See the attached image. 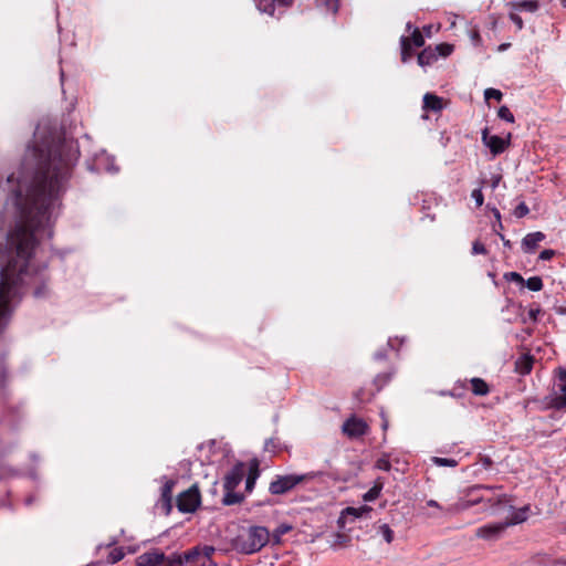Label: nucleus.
<instances>
[{"label":"nucleus","instance_id":"obj_48","mask_svg":"<svg viewBox=\"0 0 566 566\" xmlns=\"http://www.w3.org/2000/svg\"><path fill=\"white\" fill-rule=\"evenodd\" d=\"M279 6L289 8L293 4L294 0H275Z\"/></svg>","mask_w":566,"mask_h":566},{"label":"nucleus","instance_id":"obj_29","mask_svg":"<svg viewBox=\"0 0 566 566\" xmlns=\"http://www.w3.org/2000/svg\"><path fill=\"white\" fill-rule=\"evenodd\" d=\"M378 533L384 537L386 543L390 544L394 541V531L388 524H380L378 526Z\"/></svg>","mask_w":566,"mask_h":566},{"label":"nucleus","instance_id":"obj_38","mask_svg":"<svg viewBox=\"0 0 566 566\" xmlns=\"http://www.w3.org/2000/svg\"><path fill=\"white\" fill-rule=\"evenodd\" d=\"M347 542H348V537H347L346 535L340 534V533H337V534L335 535V541H334V543L332 544V547H333L334 549H336V548H337V547H339V546H345V545L347 544Z\"/></svg>","mask_w":566,"mask_h":566},{"label":"nucleus","instance_id":"obj_18","mask_svg":"<svg viewBox=\"0 0 566 566\" xmlns=\"http://www.w3.org/2000/svg\"><path fill=\"white\" fill-rule=\"evenodd\" d=\"M471 390L475 396H486L490 391L489 385L479 377H474L470 380Z\"/></svg>","mask_w":566,"mask_h":566},{"label":"nucleus","instance_id":"obj_33","mask_svg":"<svg viewBox=\"0 0 566 566\" xmlns=\"http://www.w3.org/2000/svg\"><path fill=\"white\" fill-rule=\"evenodd\" d=\"M527 511H528L527 506L523 507L522 510H520L518 512H516L514 514V517L510 522H505V524H507V526H511V525H515L518 523H523L526 520Z\"/></svg>","mask_w":566,"mask_h":566},{"label":"nucleus","instance_id":"obj_30","mask_svg":"<svg viewBox=\"0 0 566 566\" xmlns=\"http://www.w3.org/2000/svg\"><path fill=\"white\" fill-rule=\"evenodd\" d=\"M433 50H436L437 56L447 57L453 52L454 46L449 43H440L436 45Z\"/></svg>","mask_w":566,"mask_h":566},{"label":"nucleus","instance_id":"obj_41","mask_svg":"<svg viewBox=\"0 0 566 566\" xmlns=\"http://www.w3.org/2000/svg\"><path fill=\"white\" fill-rule=\"evenodd\" d=\"M174 486L175 481L167 480L163 486V496L166 499H170Z\"/></svg>","mask_w":566,"mask_h":566},{"label":"nucleus","instance_id":"obj_36","mask_svg":"<svg viewBox=\"0 0 566 566\" xmlns=\"http://www.w3.org/2000/svg\"><path fill=\"white\" fill-rule=\"evenodd\" d=\"M258 476H259V472L256 469L250 471V473L245 480V488L249 492L252 491V489L254 488Z\"/></svg>","mask_w":566,"mask_h":566},{"label":"nucleus","instance_id":"obj_46","mask_svg":"<svg viewBox=\"0 0 566 566\" xmlns=\"http://www.w3.org/2000/svg\"><path fill=\"white\" fill-rule=\"evenodd\" d=\"M380 418H381V429L384 431H387V429L389 427V421H388V418L386 417L384 410L380 411Z\"/></svg>","mask_w":566,"mask_h":566},{"label":"nucleus","instance_id":"obj_3","mask_svg":"<svg viewBox=\"0 0 566 566\" xmlns=\"http://www.w3.org/2000/svg\"><path fill=\"white\" fill-rule=\"evenodd\" d=\"M270 541V532L264 526H251L243 530L234 539L233 547L243 554L261 551Z\"/></svg>","mask_w":566,"mask_h":566},{"label":"nucleus","instance_id":"obj_19","mask_svg":"<svg viewBox=\"0 0 566 566\" xmlns=\"http://www.w3.org/2000/svg\"><path fill=\"white\" fill-rule=\"evenodd\" d=\"M189 558H191L190 549L184 554L175 553L167 558L166 566H186L189 563Z\"/></svg>","mask_w":566,"mask_h":566},{"label":"nucleus","instance_id":"obj_51","mask_svg":"<svg viewBox=\"0 0 566 566\" xmlns=\"http://www.w3.org/2000/svg\"><path fill=\"white\" fill-rule=\"evenodd\" d=\"M493 213H494L495 219L497 220L499 227L503 228L502 222H501V213H500V211L496 208H494L493 209Z\"/></svg>","mask_w":566,"mask_h":566},{"label":"nucleus","instance_id":"obj_42","mask_svg":"<svg viewBox=\"0 0 566 566\" xmlns=\"http://www.w3.org/2000/svg\"><path fill=\"white\" fill-rule=\"evenodd\" d=\"M505 277L509 281L515 282L520 285H524V282H525L524 277L517 272H510V273L505 274Z\"/></svg>","mask_w":566,"mask_h":566},{"label":"nucleus","instance_id":"obj_26","mask_svg":"<svg viewBox=\"0 0 566 566\" xmlns=\"http://www.w3.org/2000/svg\"><path fill=\"white\" fill-rule=\"evenodd\" d=\"M242 500H243V495L234 492V490L233 491L226 490L222 502L224 505H233V504L240 503Z\"/></svg>","mask_w":566,"mask_h":566},{"label":"nucleus","instance_id":"obj_17","mask_svg":"<svg viewBox=\"0 0 566 566\" xmlns=\"http://www.w3.org/2000/svg\"><path fill=\"white\" fill-rule=\"evenodd\" d=\"M438 56L433 48L428 46L418 54V63L421 66H428L437 62Z\"/></svg>","mask_w":566,"mask_h":566},{"label":"nucleus","instance_id":"obj_28","mask_svg":"<svg viewBox=\"0 0 566 566\" xmlns=\"http://www.w3.org/2000/svg\"><path fill=\"white\" fill-rule=\"evenodd\" d=\"M274 2H276V1L275 0H258L256 6L261 12L273 15L274 10H275Z\"/></svg>","mask_w":566,"mask_h":566},{"label":"nucleus","instance_id":"obj_39","mask_svg":"<svg viewBox=\"0 0 566 566\" xmlns=\"http://www.w3.org/2000/svg\"><path fill=\"white\" fill-rule=\"evenodd\" d=\"M376 468L381 471H389L391 469L390 461L387 457H382L377 460Z\"/></svg>","mask_w":566,"mask_h":566},{"label":"nucleus","instance_id":"obj_21","mask_svg":"<svg viewBox=\"0 0 566 566\" xmlns=\"http://www.w3.org/2000/svg\"><path fill=\"white\" fill-rule=\"evenodd\" d=\"M382 483L379 481H376L374 485L363 495V500L365 502H373L377 500L381 493L382 490Z\"/></svg>","mask_w":566,"mask_h":566},{"label":"nucleus","instance_id":"obj_1","mask_svg":"<svg viewBox=\"0 0 566 566\" xmlns=\"http://www.w3.org/2000/svg\"><path fill=\"white\" fill-rule=\"evenodd\" d=\"M31 153L38 168L25 193L21 187L15 191V224L6 247H0V255L6 259L0 270V318L11 314L18 298L28 290L36 298L49 293L45 266L33 269L30 259L38 243L35 234L50 224L55 208L60 207L61 193L77 159L72 144L61 139L35 144Z\"/></svg>","mask_w":566,"mask_h":566},{"label":"nucleus","instance_id":"obj_50","mask_svg":"<svg viewBox=\"0 0 566 566\" xmlns=\"http://www.w3.org/2000/svg\"><path fill=\"white\" fill-rule=\"evenodd\" d=\"M427 505L430 506V507H434V509H438V510H441V505L434 501V500H429L427 501Z\"/></svg>","mask_w":566,"mask_h":566},{"label":"nucleus","instance_id":"obj_34","mask_svg":"<svg viewBox=\"0 0 566 566\" xmlns=\"http://www.w3.org/2000/svg\"><path fill=\"white\" fill-rule=\"evenodd\" d=\"M497 116L507 122V123H514L515 118L513 113L510 111V108L505 105L501 106L497 111Z\"/></svg>","mask_w":566,"mask_h":566},{"label":"nucleus","instance_id":"obj_16","mask_svg":"<svg viewBox=\"0 0 566 566\" xmlns=\"http://www.w3.org/2000/svg\"><path fill=\"white\" fill-rule=\"evenodd\" d=\"M423 108L426 111L440 112L443 108V99L434 94L427 93L423 96Z\"/></svg>","mask_w":566,"mask_h":566},{"label":"nucleus","instance_id":"obj_11","mask_svg":"<svg viewBox=\"0 0 566 566\" xmlns=\"http://www.w3.org/2000/svg\"><path fill=\"white\" fill-rule=\"evenodd\" d=\"M507 527L505 522L483 525L476 530V536L483 539L497 538Z\"/></svg>","mask_w":566,"mask_h":566},{"label":"nucleus","instance_id":"obj_5","mask_svg":"<svg viewBox=\"0 0 566 566\" xmlns=\"http://www.w3.org/2000/svg\"><path fill=\"white\" fill-rule=\"evenodd\" d=\"M556 374L557 379L548 398V405L557 410H566V369L558 368Z\"/></svg>","mask_w":566,"mask_h":566},{"label":"nucleus","instance_id":"obj_49","mask_svg":"<svg viewBox=\"0 0 566 566\" xmlns=\"http://www.w3.org/2000/svg\"><path fill=\"white\" fill-rule=\"evenodd\" d=\"M501 178L502 177L500 175L493 176L492 184H491L492 189H495L499 186Z\"/></svg>","mask_w":566,"mask_h":566},{"label":"nucleus","instance_id":"obj_54","mask_svg":"<svg viewBox=\"0 0 566 566\" xmlns=\"http://www.w3.org/2000/svg\"><path fill=\"white\" fill-rule=\"evenodd\" d=\"M500 238L502 239L503 243L505 247L507 248H511V242L510 240H505L504 235L503 234H500Z\"/></svg>","mask_w":566,"mask_h":566},{"label":"nucleus","instance_id":"obj_35","mask_svg":"<svg viewBox=\"0 0 566 566\" xmlns=\"http://www.w3.org/2000/svg\"><path fill=\"white\" fill-rule=\"evenodd\" d=\"M503 97V94L500 90H496V88H486L484 91V98L486 101L491 99V98H494L496 99L497 102H500Z\"/></svg>","mask_w":566,"mask_h":566},{"label":"nucleus","instance_id":"obj_4","mask_svg":"<svg viewBox=\"0 0 566 566\" xmlns=\"http://www.w3.org/2000/svg\"><path fill=\"white\" fill-rule=\"evenodd\" d=\"M323 474L322 471H311L302 474L276 475L270 483L269 492L272 495H281L293 490L300 483L313 481Z\"/></svg>","mask_w":566,"mask_h":566},{"label":"nucleus","instance_id":"obj_47","mask_svg":"<svg viewBox=\"0 0 566 566\" xmlns=\"http://www.w3.org/2000/svg\"><path fill=\"white\" fill-rule=\"evenodd\" d=\"M480 463H481L482 468L486 470L492 467L493 462L489 457H483L480 459Z\"/></svg>","mask_w":566,"mask_h":566},{"label":"nucleus","instance_id":"obj_32","mask_svg":"<svg viewBox=\"0 0 566 566\" xmlns=\"http://www.w3.org/2000/svg\"><path fill=\"white\" fill-rule=\"evenodd\" d=\"M432 462L438 467H450L454 468L458 465V461L451 458L433 457Z\"/></svg>","mask_w":566,"mask_h":566},{"label":"nucleus","instance_id":"obj_45","mask_svg":"<svg viewBox=\"0 0 566 566\" xmlns=\"http://www.w3.org/2000/svg\"><path fill=\"white\" fill-rule=\"evenodd\" d=\"M555 255V251L554 250H551V249H546V250H543L541 253H539V260H543V261H548L551 260L553 256Z\"/></svg>","mask_w":566,"mask_h":566},{"label":"nucleus","instance_id":"obj_13","mask_svg":"<svg viewBox=\"0 0 566 566\" xmlns=\"http://www.w3.org/2000/svg\"><path fill=\"white\" fill-rule=\"evenodd\" d=\"M166 559L165 554L159 551H151L139 555L136 566H158Z\"/></svg>","mask_w":566,"mask_h":566},{"label":"nucleus","instance_id":"obj_22","mask_svg":"<svg viewBox=\"0 0 566 566\" xmlns=\"http://www.w3.org/2000/svg\"><path fill=\"white\" fill-rule=\"evenodd\" d=\"M316 7L325 9L326 12L336 14L339 9V0H315Z\"/></svg>","mask_w":566,"mask_h":566},{"label":"nucleus","instance_id":"obj_25","mask_svg":"<svg viewBox=\"0 0 566 566\" xmlns=\"http://www.w3.org/2000/svg\"><path fill=\"white\" fill-rule=\"evenodd\" d=\"M400 44H401V61L407 62L412 56L410 39L408 36H401Z\"/></svg>","mask_w":566,"mask_h":566},{"label":"nucleus","instance_id":"obj_10","mask_svg":"<svg viewBox=\"0 0 566 566\" xmlns=\"http://www.w3.org/2000/svg\"><path fill=\"white\" fill-rule=\"evenodd\" d=\"M370 512L371 507L368 505H361L358 507L348 506L340 512L337 523L339 527H344L348 521L353 522L363 516H367Z\"/></svg>","mask_w":566,"mask_h":566},{"label":"nucleus","instance_id":"obj_6","mask_svg":"<svg viewBox=\"0 0 566 566\" xmlns=\"http://www.w3.org/2000/svg\"><path fill=\"white\" fill-rule=\"evenodd\" d=\"M201 503V495L195 484L181 492L177 497V507L181 513H193Z\"/></svg>","mask_w":566,"mask_h":566},{"label":"nucleus","instance_id":"obj_12","mask_svg":"<svg viewBox=\"0 0 566 566\" xmlns=\"http://www.w3.org/2000/svg\"><path fill=\"white\" fill-rule=\"evenodd\" d=\"M546 235L541 232H532L526 234L522 240V250L524 253H534L538 248V244L544 241Z\"/></svg>","mask_w":566,"mask_h":566},{"label":"nucleus","instance_id":"obj_56","mask_svg":"<svg viewBox=\"0 0 566 566\" xmlns=\"http://www.w3.org/2000/svg\"><path fill=\"white\" fill-rule=\"evenodd\" d=\"M563 4L566 7V0H562Z\"/></svg>","mask_w":566,"mask_h":566},{"label":"nucleus","instance_id":"obj_53","mask_svg":"<svg viewBox=\"0 0 566 566\" xmlns=\"http://www.w3.org/2000/svg\"><path fill=\"white\" fill-rule=\"evenodd\" d=\"M510 45H511L510 43H502L499 45L497 50L500 52L505 51L507 48H510Z\"/></svg>","mask_w":566,"mask_h":566},{"label":"nucleus","instance_id":"obj_31","mask_svg":"<svg viewBox=\"0 0 566 566\" xmlns=\"http://www.w3.org/2000/svg\"><path fill=\"white\" fill-rule=\"evenodd\" d=\"M410 39V44L417 46V48H421L423 46L424 44V39H423V35L422 33L420 32V30L418 28H416L412 33H411V36H408Z\"/></svg>","mask_w":566,"mask_h":566},{"label":"nucleus","instance_id":"obj_14","mask_svg":"<svg viewBox=\"0 0 566 566\" xmlns=\"http://www.w3.org/2000/svg\"><path fill=\"white\" fill-rule=\"evenodd\" d=\"M243 465H235L224 478V490H235L243 479Z\"/></svg>","mask_w":566,"mask_h":566},{"label":"nucleus","instance_id":"obj_24","mask_svg":"<svg viewBox=\"0 0 566 566\" xmlns=\"http://www.w3.org/2000/svg\"><path fill=\"white\" fill-rule=\"evenodd\" d=\"M293 530V526L291 524H287V523H282L280 524L274 531H273V534H272V538H273V542L274 544H280L281 543V538L284 534L289 533L290 531Z\"/></svg>","mask_w":566,"mask_h":566},{"label":"nucleus","instance_id":"obj_55","mask_svg":"<svg viewBox=\"0 0 566 566\" xmlns=\"http://www.w3.org/2000/svg\"><path fill=\"white\" fill-rule=\"evenodd\" d=\"M407 29L408 30L411 29V23L410 22L407 23Z\"/></svg>","mask_w":566,"mask_h":566},{"label":"nucleus","instance_id":"obj_37","mask_svg":"<svg viewBox=\"0 0 566 566\" xmlns=\"http://www.w3.org/2000/svg\"><path fill=\"white\" fill-rule=\"evenodd\" d=\"M528 212H530V209H528L527 205L525 202H521L515 207L513 214L520 219V218H524L526 214H528Z\"/></svg>","mask_w":566,"mask_h":566},{"label":"nucleus","instance_id":"obj_2","mask_svg":"<svg viewBox=\"0 0 566 566\" xmlns=\"http://www.w3.org/2000/svg\"><path fill=\"white\" fill-rule=\"evenodd\" d=\"M494 486L485 485H473L463 491L459 500L453 503L447 511L449 513H460L478 504H485V510H491L494 506L501 504L504 501V495H497L495 497H485L480 494L481 491L494 490Z\"/></svg>","mask_w":566,"mask_h":566},{"label":"nucleus","instance_id":"obj_27","mask_svg":"<svg viewBox=\"0 0 566 566\" xmlns=\"http://www.w3.org/2000/svg\"><path fill=\"white\" fill-rule=\"evenodd\" d=\"M524 285H526L530 291L538 292L543 289V280L541 276H532L525 280Z\"/></svg>","mask_w":566,"mask_h":566},{"label":"nucleus","instance_id":"obj_40","mask_svg":"<svg viewBox=\"0 0 566 566\" xmlns=\"http://www.w3.org/2000/svg\"><path fill=\"white\" fill-rule=\"evenodd\" d=\"M472 199H474L478 207H481L484 202V196L482 193L481 188L474 189L471 192Z\"/></svg>","mask_w":566,"mask_h":566},{"label":"nucleus","instance_id":"obj_23","mask_svg":"<svg viewBox=\"0 0 566 566\" xmlns=\"http://www.w3.org/2000/svg\"><path fill=\"white\" fill-rule=\"evenodd\" d=\"M509 6L513 9V10H526V11H530V12H534L538 9V3L537 1H523V2H511L509 3Z\"/></svg>","mask_w":566,"mask_h":566},{"label":"nucleus","instance_id":"obj_43","mask_svg":"<svg viewBox=\"0 0 566 566\" xmlns=\"http://www.w3.org/2000/svg\"><path fill=\"white\" fill-rule=\"evenodd\" d=\"M488 250L485 245L480 241H474L472 244L473 254H486Z\"/></svg>","mask_w":566,"mask_h":566},{"label":"nucleus","instance_id":"obj_20","mask_svg":"<svg viewBox=\"0 0 566 566\" xmlns=\"http://www.w3.org/2000/svg\"><path fill=\"white\" fill-rule=\"evenodd\" d=\"M106 548H108V554L106 557V563L108 564H115L122 560L125 556L123 547H112L111 545H108Z\"/></svg>","mask_w":566,"mask_h":566},{"label":"nucleus","instance_id":"obj_15","mask_svg":"<svg viewBox=\"0 0 566 566\" xmlns=\"http://www.w3.org/2000/svg\"><path fill=\"white\" fill-rule=\"evenodd\" d=\"M534 365V358L530 354H522L516 360H515V371L521 375L525 376L528 375Z\"/></svg>","mask_w":566,"mask_h":566},{"label":"nucleus","instance_id":"obj_44","mask_svg":"<svg viewBox=\"0 0 566 566\" xmlns=\"http://www.w3.org/2000/svg\"><path fill=\"white\" fill-rule=\"evenodd\" d=\"M510 19L516 25L517 30H522L523 29V27H524L523 20H522V18L518 14H516L514 12H511L510 13Z\"/></svg>","mask_w":566,"mask_h":566},{"label":"nucleus","instance_id":"obj_8","mask_svg":"<svg viewBox=\"0 0 566 566\" xmlns=\"http://www.w3.org/2000/svg\"><path fill=\"white\" fill-rule=\"evenodd\" d=\"M342 431L348 438L357 439L368 433L369 426L363 418L353 415L344 421Z\"/></svg>","mask_w":566,"mask_h":566},{"label":"nucleus","instance_id":"obj_7","mask_svg":"<svg viewBox=\"0 0 566 566\" xmlns=\"http://www.w3.org/2000/svg\"><path fill=\"white\" fill-rule=\"evenodd\" d=\"M511 133L507 134L506 138L497 135H491L488 127H485L481 133V140L490 149L493 157L503 154L506 148H509L511 145Z\"/></svg>","mask_w":566,"mask_h":566},{"label":"nucleus","instance_id":"obj_9","mask_svg":"<svg viewBox=\"0 0 566 566\" xmlns=\"http://www.w3.org/2000/svg\"><path fill=\"white\" fill-rule=\"evenodd\" d=\"M214 551L216 549L212 546L191 548V558H189V563L186 566H218L217 563L212 559V554Z\"/></svg>","mask_w":566,"mask_h":566},{"label":"nucleus","instance_id":"obj_52","mask_svg":"<svg viewBox=\"0 0 566 566\" xmlns=\"http://www.w3.org/2000/svg\"><path fill=\"white\" fill-rule=\"evenodd\" d=\"M472 40L475 41V42H480L481 41V36H480V33L478 30H474L472 32Z\"/></svg>","mask_w":566,"mask_h":566}]
</instances>
